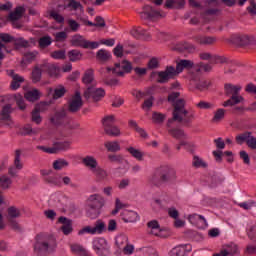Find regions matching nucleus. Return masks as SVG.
Masks as SVG:
<instances>
[{
  "mask_svg": "<svg viewBox=\"0 0 256 256\" xmlns=\"http://www.w3.org/2000/svg\"><path fill=\"white\" fill-rule=\"evenodd\" d=\"M179 95H181L179 92H172L168 96L169 103H172L174 107L173 117L169 119L167 123V127L169 128L168 133L174 137V139H178L179 143L176 146L177 151H181V147H184L186 151L193 153L195 144L187 140L188 136L185 131L180 128H171L175 121L183 123L185 127H189L191 122L195 119V114L189 113V111L185 109V100L179 99Z\"/></svg>",
  "mask_w": 256,
  "mask_h": 256,
  "instance_id": "1",
  "label": "nucleus"
},
{
  "mask_svg": "<svg viewBox=\"0 0 256 256\" xmlns=\"http://www.w3.org/2000/svg\"><path fill=\"white\" fill-rule=\"evenodd\" d=\"M199 65H207L203 62L200 63H193L191 60H180L176 64V68L173 66H167L165 70L159 71L157 73V82L158 83H169L171 79H175L179 73H183L184 69H192L191 73H197V66Z\"/></svg>",
  "mask_w": 256,
  "mask_h": 256,
  "instance_id": "2",
  "label": "nucleus"
},
{
  "mask_svg": "<svg viewBox=\"0 0 256 256\" xmlns=\"http://www.w3.org/2000/svg\"><path fill=\"white\" fill-rule=\"evenodd\" d=\"M57 249V240L53 235L40 233L35 237L34 252L36 255L46 256Z\"/></svg>",
  "mask_w": 256,
  "mask_h": 256,
  "instance_id": "3",
  "label": "nucleus"
},
{
  "mask_svg": "<svg viewBox=\"0 0 256 256\" xmlns=\"http://www.w3.org/2000/svg\"><path fill=\"white\" fill-rule=\"evenodd\" d=\"M177 179L175 169L169 166H160L155 169L152 176L149 178V184L152 187H161L165 183H171Z\"/></svg>",
  "mask_w": 256,
  "mask_h": 256,
  "instance_id": "4",
  "label": "nucleus"
},
{
  "mask_svg": "<svg viewBox=\"0 0 256 256\" xmlns=\"http://www.w3.org/2000/svg\"><path fill=\"white\" fill-rule=\"evenodd\" d=\"M50 122L54 125V127H63L64 129H68V131H75L81 127L78 122L71 119L69 112L65 108L56 110L50 116Z\"/></svg>",
  "mask_w": 256,
  "mask_h": 256,
  "instance_id": "5",
  "label": "nucleus"
},
{
  "mask_svg": "<svg viewBox=\"0 0 256 256\" xmlns=\"http://www.w3.org/2000/svg\"><path fill=\"white\" fill-rule=\"evenodd\" d=\"M196 72H190V85L192 89H197V91H205L209 87V82L205 80H201V73L205 71L206 73H209L211 69H213V66L210 64H200L195 67Z\"/></svg>",
  "mask_w": 256,
  "mask_h": 256,
  "instance_id": "6",
  "label": "nucleus"
},
{
  "mask_svg": "<svg viewBox=\"0 0 256 256\" xmlns=\"http://www.w3.org/2000/svg\"><path fill=\"white\" fill-rule=\"evenodd\" d=\"M59 69L55 64L45 62L43 64L36 65L31 74V79L34 83H39L43 73H47L50 77H57Z\"/></svg>",
  "mask_w": 256,
  "mask_h": 256,
  "instance_id": "7",
  "label": "nucleus"
},
{
  "mask_svg": "<svg viewBox=\"0 0 256 256\" xmlns=\"http://www.w3.org/2000/svg\"><path fill=\"white\" fill-rule=\"evenodd\" d=\"M239 91H241V86L226 84L225 93L227 97H230V99H228L223 103V107H233V105H237V103H241V101H243V97L239 95Z\"/></svg>",
  "mask_w": 256,
  "mask_h": 256,
  "instance_id": "8",
  "label": "nucleus"
},
{
  "mask_svg": "<svg viewBox=\"0 0 256 256\" xmlns=\"http://www.w3.org/2000/svg\"><path fill=\"white\" fill-rule=\"evenodd\" d=\"M92 247L98 256L111 255V246L105 238H95L92 242Z\"/></svg>",
  "mask_w": 256,
  "mask_h": 256,
  "instance_id": "9",
  "label": "nucleus"
},
{
  "mask_svg": "<svg viewBox=\"0 0 256 256\" xmlns=\"http://www.w3.org/2000/svg\"><path fill=\"white\" fill-rule=\"evenodd\" d=\"M189 5L191 7H195L196 11L198 13H200V19H202L205 22L211 21V19H213V17L219 15V9L210 8V9L203 11V9H201V5H199L197 3V1H195V0H189Z\"/></svg>",
  "mask_w": 256,
  "mask_h": 256,
  "instance_id": "10",
  "label": "nucleus"
},
{
  "mask_svg": "<svg viewBox=\"0 0 256 256\" xmlns=\"http://www.w3.org/2000/svg\"><path fill=\"white\" fill-rule=\"evenodd\" d=\"M70 145L71 142L69 140L58 139L52 147L38 146V149H40V151H43L44 153H49L50 155H53L57 153V151H65L66 149H69Z\"/></svg>",
  "mask_w": 256,
  "mask_h": 256,
  "instance_id": "11",
  "label": "nucleus"
},
{
  "mask_svg": "<svg viewBox=\"0 0 256 256\" xmlns=\"http://www.w3.org/2000/svg\"><path fill=\"white\" fill-rule=\"evenodd\" d=\"M230 41L234 45H238V47H247L256 43L255 37L245 34H234L231 36Z\"/></svg>",
  "mask_w": 256,
  "mask_h": 256,
  "instance_id": "12",
  "label": "nucleus"
},
{
  "mask_svg": "<svg viewBox=\"0 0 256 256\" xmlns=\"http://www.w3.org/2000/svg\"><path fill=\"white\" fill-rule=\"evenodd\" d=\"M102 124L107 135H112L113 137H117L121 132L119 128L115 126V116L110 115L106 116L102 120Z\"/></svg>",
  "mask_w": 256,
  "mask_h": 256,
  "instance_id": "13",
  "label": "nucleus"
},
{
  "mask_svg": "<svg viewBox=\"0 0 256 256\" xmlns=\"http://www.w3.org/2000/svg\"><path fill=\"white\" fill-rule=\"evenodd\" d=\"M72 45L74 47H83V49H97L99 42L86 40L83 36L77 34L72 38Z\"/></svg>",
  "mask_w": 256,
  "mask_h": 256,
  "instance_id": "14",
  "label": "nucleus"
},
{
  "mask_svg": "<svg viewBox=\"0 0 256 256\" xmlns=\"http://www.w3.org/2000/svg\"><path fill=\"white\" fill-rule=\"evenodd\" d=\"M131 69H133V67L131 66V62L128 61L116 63L115 67L107 68L108 72L112 71L115 75H118V77H123L125 73H131Z\"/></svg>",
  "mask_w": 256,
  "mask_h": 256,
  "instance_id": "15",
  "label": "nucleus"
},
{
  "mask_svg": "<svg viewBox=\"0 0 256 256\" xmlns=\"http://www.w3.org/2000/svg\"><path fill=\"white\" fill-rule=\"evenodd\" d=\"M87 207H94L95 209H103L105 206V198L99 194H92L86 200Z\"/></svg>",
  "mask_w": 256,
  "mask_h": 256,
  "instance_id": "16",
  "label": "nucleus"
},
{
  "mask_svg": "<svg viewBox=\"0 0 256 256\" xmlns=\"http://www.w3.org/2000/svg\"><path fill=\"white\" fill-rule=\"evenodd\" d=\"M83 163L98 179H105L107 177V172L98 166L97 161H84Z\"/></svg>",
  "mask_w": 256,
  "mask_h": 256,
  "instance_id": "17",
  "label": "nucleus"
},
{
  "mask_svg": "<svg viewBox=\"0 0 256 256\" xmlns=\"http://www.w3.org/2000/svg\"><path fill=\"white\" fill-rule=\"evenodd\" d=\"M11 105H6L2 108L0 113V126L13 127V120L11 119Z\"/></svg>",
  "mask_w": 256,
  "mask_h": 256,
  "instance_id": "18",
  "label": "nucleus"
},
{
  "mask_svg": "<svg viewBox=\"0 0 256 256\" xmlns=\"http://www.w3.org/2000/svg\"><path fill=\"white\" fill-rule=\"evenodd\" d=\"M85 97H88V99H93V101H99L102 97H105V90H103V88H95V86H90L85 91Z\"/></svg>",
  "mask_w": 256,
  "mask_h": 256,
  "instance_id": "19",
  "label": "nucleus"
},
{
  "mask_svg": "<svg viewBox=\"0 0 256 256\" xmlns=\"http://www.w3.org/2000/svg\"><path fill=\"white\" fill-rule=\"evenodd\" d=\"M81 107H83V99L81 98V94L76 92L69 101L68 109L70 113H77V111H80Z\"/></svg>",
  "mask_w": 256,
  "mask_h": 256,
  "instance_id": "20",
  "label": "nucleus"
},
{
  "mask_svg": "<svg viewBox=\"0 0 256 256\" xmlns=\"http://www.w3.org/2000/svg\"><path fill=\"white\" fill-rule=\"evenodd\" d=\"M192 250H193V247L191 246V244H181V245L174 247L170 251L169 255L170 256H185V255H187V253H191Z\"/></svg>",
  "mask_w": 256,
  "mask_h": 256,
  "instance_id": "21",
  "label": "nucleus"
},
{
  "mask_svg": "<svg viewBox=\"0 0 256 256\" xmlns=\"http://www.w3.org/2000/svg\"><path fill=\"white\" fill-rule=\"evenodd\" d=\"M160 17H163L161 12L149 5L145 6L143 8V12L141 13L142 19H159Z\"/></svg>",
  "mask_w": 256,
  "mask_h": 256,
  "instance_id": "22",
  "label": "nucleus"
},
{
  "mask_svg": "<svg viewBox=\"0 0 256 256\" xmlns=\"http://www.w3.org/2000/svg\"><path fill=\"white\" fill-rule=\"evenodd\" d=\"M200 59H202V61H209L210 67L213 64H217V63H227V58L223 57V56H212L211 54L207 53V52H203L200 54Z\"/></svg>",
  "mask_w": 256,
  "mask_h": 256,
  "instance_id": "23",
  "label": "nucleus"
},
{
  "mask_svg": "<svg viewBox=\"0 0 256 256\" xmlns=\"http://www.w3.org/2000/svg\"><path fill=\"white\" fill-rule=\"evenodd\" d=\"M58 222L62 224L60 228L62 233L65 235H71V233H73V221H71V219L61 216L58 218Z\"/></svg>",
  "mask_w": 256,
  "mask_h": 256,
  "instance_id": "24",
  "label": "nucleus"
},
{
  "mask_svg": "<svg viewBox=\"0 0 256 256\" xmlns=\"http://www.w3.org/2000/svg\"><path fill=\"white\" fill-rule=\"evenodd\" d=\"M24 13L25 8L18 6L13 12L9 14L8 19L13 23V25H15V27L19 28L21 27V24L17 23V21L23 17Z\"/></svg>",
  "mask_w": 256,
  "mask_h": 256,
  "instance_id": "25",
  "label": "nucleus"
},
{
  "mask_svg": "<svg viewBox=\"0 0 256 256\" xmlns=\"http://www.w3.org/2000/svg\"><path fill=\"white\" fill-rule=\"evenodd\" d=\"M7 74L12 78L11 89H13V91H17L25 79L19 74L15 73L14 70H8Z\"/></svg>",
  "mask_w": 256,
  "mask_h": 256,
  "instance_id": "26",
  "label": "nucleus"
},
{
  "mask_svg": "<svg viewBox=\"0 0 256 256\" xmlns=\"http://www.w3.org/2000/svg\"><path fill=\"white\" fill-rule=\"evenodd\" d=\"M121 217L124 223H136V221H139V214L133 210H123Z\"/></svg>",
  "mask_w": 256,
  "mask_h": 256,
  "instance_id": "27",
  "label": "nucleus"
},
{
  "mask_svg": "<svg viewBox=\"0 0 256 256\" xmlns=\"http://www.w3.org/2000/svg\"><path fill=\"white\" fill-rule=\"evenodd\" d=\"M196 43L198 45H215L217 43V38L215 36H207V35H197L194 37Z\"/></svg>",
  "mask_w": 256,
  "mask_h": 256,
  "instance_id": "28",
  "label": "nucleus"
},
{
  "mask_svg": "<svg viewBox=\"0 0 256 256\" xmlns=\"http://www.w3.org/2000/svg\"><path fill=\"white\" fill-rule=\"evenodd\" d=\"M131 35L135 39H144L145 41H149L151 39V34L141 27L132 29Z\"/></svg>",
  "mask_w": 256,
  "mask_h": 256,
  "instance_id": "29",
  "label": "nucleus"
},
{
  "mask_svg": "<svg viewBox=\"0 0 256 256\" xmlns=\"http://www.w3.org/2000/svg\"><path fill=\"white\" fill-rule=\"evenodd\" d=\"M82 81L85 85H92V87L95 85L96 82L93 69H88L85 71Z\"/></svg>",
  "mask_w": 256,
  "mask_h": 256,
  "instance_id": "30",
  "label": "nucleus"
},
{
  "mask_svg": "<svg viewBox=\"0 0 256 256\" xmlns=\"http://www.w3.org/2000/svg\"><path fill=\"white\" fill-rule=\"evenodd\" d=\"M41 111H43V105H37L34 110L32 111V121L39 125L43 119L41 118Z\"/></svg>",
  "mask_w": 256,
  "mask_h": 256,
  "instance_id": "31",
  "label": "nucleus"
},
{
  "mask_svg": "<svg viewBox=\"0 0 256 256\" xmlns=\"http://www.w3.org/2000/svg\"><path fill=\"white\" fill-rule=\"evenodd\" d=\"M21 169H23V162L15 161L14 165L9 167L8 174L10 175V177H17V174L19 173V171H21Z\"/></svg>",
  "mask_w": 256,
  "mask_h": 256,
  "instance_id": "32",
  "label": "nucleus"
},
{
  "mask_svg": "<svg viewBox=\"0 0 256 256\" xmlns=\"http://www.w3.org/2000/svg\"><path fill=\"white\" fill-rule=\"evenodd\" d=\"M147 227L151 229L152 235L159 237L161 233V226L159 225V222L157 220H151L150 222H148Z\"/></svg>",
  "mask_w": 256,
  "mask_h": 256,
  "instance_id": "33",
  "label": "nucleus"
},
{
  "mask_svg": "<svg viewBox=\"0 0 256 256\" xmlns=\"http://www.w3.org/2000/svg\"><path fill=\"white\" fill-rule=\"evenodd\" d=\"M176 50L180 53H191L195 48L187 42H180L176 45Z\"/></svg>",
  "mask_w": 256,
  "mask_h": 256,
  "instance_id": "34",
  "label": "nucleus"
},
{
  "mask_svg": "<svg viewBox=\"0 0 256 256\" xmlns=\"http://www.w3.org/2000/svg\"><path fill=\"white\" fill-rule=\"evenodd\" d=\"M185 5L183 0H166L165 7L167 9H181Z\"/></svg>",
  "mask_w": 256,
  "mask_h": 256,
  "instance_id": "35",
  "label": "nucleus"
},
{
  "mask_svg": "<svg viewBox=\"0 0 256 256\" xmlns=\"http://www.w3.org/2000/svg\"><path fill=\"white\" fill-rule=\"evenodd\" d=\"M212 155L216 161H223L226 157H231L233 155V152L231 151H221V150H214L212 152Z\"/></svg>",
  "mask_w": 256,
  "mask_h": 256,
  "instance_id": "36",
  "label": "nucleus"
},
{
  "mask_svg": "<svg viewBox=\"0 0 256 256\" xmlns=\"http://www.w3.org/2000/svg\"><path fill=\"white\" fill-rule=\"evenodd\" d=\"M94 231V235H101L104 231H106L107 226L105 225V222L103 220H97L94 223V227H92Z\"/></svg>",
  "mask_w": 256,
  "mask_h": 256,
  "instance_id": "37",
  "label": "nucleus"
},
{
  "mask_svg": "<svg viewBox=\"0 0 256 256\" xmlns=\"http://www.w3.org/2000/svg\"><path fill=\"white\" fill-rule=\"evenodd\" d=\"M251 135H253L252 132L246 131L244 133H241L239 135L236 136V143H238V145H243V143H248Z\"/></svg>",
  "mask_w": 256,
  "mask_h": 256,
  "instance_id": "38",
  "label": "nucleus"
},
{
  "mask_svg": "<svg viewBox=\"0 0 256 256\" xmlns=\"http://www.w3.org/2000/svg\"><path fill=\"white\" fill-rule=\"evenodd\" d=\"M86 215L90 219H97V217H99V215H101V209L94 208V207H88L86 204Z\"/></svg>",
  "mask_w": 256,
  "mask_h": 256,
  "instance_id": "39",
  "label": "nucleus"
},
{
  "mask_svg": "<svg viewBox=\"0 0 256 256\" xmlns=\"http://www.w3.org/2000/svg\"><path fill=\"white\" fill-rule=\"evenodd\" d=\"M96 57L98 59V61H109V59H111V52L105 50V49H100L97 54Z\"/></svg>",
  "mask_w": 256,
  "mask_h": 256,
  "instance_id": "40",
  "label": "nucleus"
},
{
  "mask_svg": "<svg viewBox=\"0 0 256 256\" xmlns=\"http://www.w3.org/2000/svg\"><path fill=\"white\" fill-rule=\"evenodd\" d=\"M13 183V180H11V178H9V176L7 175H2L0 177V189H9V187H11Z\"/></svg>",
  "mask_w": 256,
  "mask_h": 256,
  "instance_id": "41",
  "label": "nucleus"
},
{
  "mask_svg": "<svg viewBox=\"0 0 256 256\" xmlns=\"http://www.w3.org/2000/svg\"><path fill=\"white\" fill-rule=\"evenodd\" d=\"M24 97L27 101H37V99H39V90H31V91H28L24 94Z\"/></svg>",
  "mask_w": 256,
  "mask_h": 256,
  "instance_id": "42",
  "label": "nucleus"
},
{
  "mask_svg": "<svg viewBox=\"0 0 256 256\" xmlns=\"http://www.w3.org/2000/svg\"><path fill=\"white\" fill-rule=\"evenodd\" d=\"M8 217L9 219H17L19 217H21V210H19L17 207L15 206H11L8 208Z\"/></svg>",
  "mask_w": 256,
  "mask_h": 256,
  "instance_id": "43",
  "label": "nucleus"
},
{
  "mask_svg": "<svg viewBox=\"0 0 256 256\" xmlns=\"http://www.w3.org/2000/svg\"><path fill=\"white\" fill-rule=\"evenodd\" d=\"M69 60L75 63V61H80L83 54L79 50H71L68 52Z\"/></svg>",
  "mask_w": 256,
  "mask_h": 256,
  "instance_id": "44",
  "label": "nucleus"
},
{
  "mask_svg": "<svg viewBox=\"0 0 256 256\" xmlns=\"http://www.w3.org/2000/svg\"><path fill=\"white\" fill-rule=\"evenodd\" d=\"M38 43L41 49H45L53 43V39L50 36H43L39 39Z\"/></svg>",
  "mask_w": 256,
  "mask_h": 256,
  "instance_id": "45",
  "label": "nucleus"
},
{
  "mask_svg": "<svg viewBox=\"0 0 256 256\" xmlns=\"http://www.w3.org/2000/svg\"><path fill=\"white\" fill-rule=\"evenodd\" d=\"M129 126L132 129H135V131H137V133H139V135H141L142 137H147V132H145V130H143V128L139 127V125H137V122L134 120H130L129 121Z\"/></svg>",
  "mask_w": 256,
  "mask_h": 256,
  "instance_id": "46",
  "label": "nucleus"
},
{
  "mask_svg": "<svg viewBox=\"0 0 256 256\" xmlns=\"http://www.w3.org/2000/svg\"><path fill=\"white\" fill-rule=\"evenodd\" d=\"M225 118V110L223 108L218 109L215 113H214V117L212 119V121L214 123H219V121H221L222 119Z\"/></svg>",
  "mask_w": 256,
  "mask_h": 256,
  "instance_id": "47",
  "label": "nucleus"
},
{
  "mask_svg": "<svg viewBox=\"0 0 256 256\" xmlns=\"http://www.w3.org/2000/svg\"><path fill=\"white\" fill-rule=\"evenodd\" d=\"M188 221L192 223V225H195L197 221H202L203 223H206L205 217L199 215V214H192L188 216Z\"/></svg>",
  "mask_w": 256,
  "mask_h": 256,
  "instance_id": "48",
  "label": "nucleus"
},
{
  "mask_svg": "<svg viewBox=\"0 0 256 256\" xmlns=\"http://www.w3.org/2000/svg\"><path fill=\"white\" fill-rule=\"evenodd\" d=\"M71 251L72 253H75L76 255H84V253L87 251L85 248H83L82 245L79 244H72L71 245Z\"/></svg>",
  "mask_w": 256,
  "mask_h": 256,
  "instance_id": "49",
  "label": "nucleus"
},
{
  "mask_svg": "<svg viewBox=\"0 0 256 256\" xmlns=\"http://www.w3.org/2000/svg\"><path fill=\"white\" fill-rule=\"evenodd\" d=\"M128 152L135 159H138V160L143 159V152H141V150H139V149H136V148H133V147H129L128 148Z\"/></svg>",
  "mask_w": 256,
  "mask_h": 256,
  "instance_id": "50",
  "label": "nucleus"
},
{
  "mask_svg": "<svg viewBox=\"0 0 256 256\" xmlns=\"http://www.w3.org/2000/svg\"><path fill=\"white\" fill-rule=\"evenodd\" d=\"M66 57H67V53L63 49L56 50L51 53L52 59H65Z\"/></svg>",
  "mask_w": 256,
  "mask_h": 256,
  "instance_id": "51",
  "label": "nucleus"
},
{
  "mask_svg": "<svg viewBox=\"0 0 256 256\" xmlns=\"http://www.w3.org/2000/svg\"><path fill=\"white\" fill-rule=\"evenodd\" d=\"M68 7H70V9L73 11H83V5H81V2H77L76 0H70Z\"/></svg>",
  "mask_w": 256,
  "mask_h": 256,
  "instance_id": "52",
  "label": "nucleus"
},
{
  "mask_svg": "<svg viewBox=\"0 0 256 256\" xmlns=\"http://www.w3.org/2000/svg\"><path fill=\"white\" fill-rule=\"evenodd\" d=\"M65 87L63 86H59L57 88H55L54 90V94H53V99H61V97H63V95H65Z\"/></svg>",
  "mask_w": 256,
  "mask_h": 256,
  "instance_id": "53",
  "label": "nucleus"
},
{
  "mask_svg": "<svg viewBox=\"0 0 256 256\" xmlns=\"http://www.w3.org/2000/svg\"><path fill=\"white\" fill-rule=\"evenodd\" d=\"M239 207L242 209H245L246 211H249V209H253V207H256V202L254 200H249L248 202H242L239 204Z\"/></svg>",
  "mask_w": 256,
  "mask_h": 256,
  "instance_id": "54",
  "label": "nucleus"
},
{
  "mask_svg": "<svg viewBox=\"0 0 256 256\" xmlns=\"http://www.w3.org/2000/svg\"><path fill=\"white\" fill-rule=\"evenodd\" d=\"M68 165L69 162L67 161H54L53 169H55V171H61V169H64V167H67Z\"/></svg>",
  "mask_w": 256,
  "mask_h": 256,
  "instance_id": "55",
  "label": "nucleus"
},
{
  "mask_svg": "<svg viewBox=\"0 0 256 256\" xmlns=\"http://www.w3.org/2000/svg\"><path fill=\"white\" fill-rule=\"evenodd\" d=\"M45 183H49V185H61V182L59 181V178L55 176H47L44 178Z\"/></svg>",
  "mask_w": 256,
  "mask_h": 256,
  "instance_id": "56",
  "label": "nucleus"
},
{
  "mask_svg": "<svg viewBox=\"0 0 256 256\" xmlns=\"http://www.w3.org/2000/svg\"><path fill=\"white\" fill-rule=\"evenodd\" d=\"M152 120L154 123H163V121H165V115L162 113L154 112L152 114Z\"/></svg>",
  "mask_w": 256,
  "mask_h": 256,
  "instance_id": "57",
  "label": "nucleus"
},
{
  "mask_svg": "<svg viewBox=\"0 0 256 256\" xmlns=\"http://www.w3.org/2000/svg\"><path fill=\"white\" fill-rule=\"evenodd\" d=\"M15 101L19 109H21L22 111L25 110V99L23 98V96H21V94L15 95Z\"/></svg>",
  "mask_w": 256,
  "mask_h": 256,
  "instance_id": "58",
  "label": "nucleus"
},
{
  "mask_svg": "<svg viewBox=\"0 0 256 256\" xmlns=\"http://www.w3.org/2000/svg\"><path fill=\"white\" fill-rule=\"evenodd\" d=\"M105 147L106 149H108V151H119L120 147H119V143L117 142H106L105 143Z\"/></svg>",
  "mask_w": 256,
  "mask_h": 256,
  "instance_id": "59",
  "label": "nucleus"
},
{
  "mask_svg": "<svg viewBox=\"0 0 256 256\" xmlns=\"http://www.w3.org/2000/svg\"><path fill=\"white\" fill-rule=\"evenodd\" d=\"M68 25L71 31H73L74 33L79 31V27H81V25L73 19L68 20Z\"/></svg>",
  "mask_w": 256,
  "mask_h": 256,
  "instance_id": "60",
  "label": "nucleus"
},
{
  "mask_svg": "<svg viewBox=\"0 0 256 256\" xmlns=\"http://www.w3.org/2000/svg\"><path fill=\"white\" fill-rule=\"evenodd\" d=\"M38 53L37 52H27L24 55V61H27L28 63H31V61H35V58L37 57Z\"/></svg>",
  "mask_w": 256,
  "mask_h": 256,
  "instance_id": "61",
  "label": "nucleus"
},
{
  "mask_svg": "<svg viewBox=\"0 0 256 256\" xmlns=\"http://www.w3.org/2000/svg\"><path fill=\"white\" fill-rule=\"evenodd\" d=\"M246 145L249 147V149H256V137L253 136V134L250 135Z\"/></svg>",
  "mask_w": 256,
  "mask_h": 256,
  "instance_id": "62",
  "label": "nucleus"
},
{
  "mask_svg": "<svg viewBox=\"0 0 256 256\" xmlns=\"http://www.w3.org/2000/svg\"><path fill=\"white\" fill-rule=\"evenodd\" d=\"M245 252H246L248 255H256V243H255V244H248V245L246 246Z\"/></svg>",
  "mask_w": 256,
  "mask_h": 256,
  "instance_id": "63",
  "label": "nucleus"
},
{
  "mask_svg": "<svg viewBox=\"0 0 256 256\" xmlns=\"http://www.w3.org/2000/svg\"><path fill=\"white\" fill-rule=\"evenodd\" d=\"M247 11H248V13H250V15H253V16L256 15V3H255V0H251L250 1V6L247 7Z\"/></svg>",
  "mask_w": 256,
  "mask_h": 256,
  "instance_id": "64",
  "label": "nucleus"
}]
</instances>
